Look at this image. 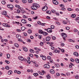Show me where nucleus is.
Wrapping results in <instances>:
<instances>
[{"instance_id": "nucleus-36", "label": "nucleus", "mask_w": 79, "mask_h": 79, "mask_svg": "<svg viewBox=\"0 0 79 79\" xmlns=\"http://www.w3.org/2000/svg\"><path fill=\"white\" fill-rule=\"evenodd\" d=\"M7 23H3V26L5 27H6V26H7Z\"/></svg>"}, {"instance_id": "nucleus-21", "label": "nucleus", "mask_w": 79, "mask_h": 79, "mask_svg": "<svg viewBox=\"0 0 79 79\" xmlns=\"http://www.w3.org/2000/svg\"><path fill=\"white\" fill-rule=\"evenodd\" d=\"M75 61H76L77 63H79V59L77 58L75 59Z\"/></svg>"}, {"instance_id": "nucleus-61", "label": "nucleus", "mask_w": 79, "mask_h": 79, "mask_svg": "<svg viewBox=\"0 0 79 79\" xmlns=\"http://www.w3.org/2000/svg\"><path fill=\"white\" fill-rule=\"evenodd\" d=\"M30 56H31V57H33V54H31L30 55H29Z\"/></svg>"}, {"instance_id": "nucleus-56", "label": "nucleus", "mask_w": 79, "mask_h": 79, "mask_svg": "<svg viewBox=\"0 0 79 79\" xmlns=\"http://www.w3.org/2000/svg\"><path fill=\"white\" fill-rule=\"evenodd\" d=\"M61 10H66V8H61Z\"/></svg>"}, {"instance_id": "nucleus-39", "label": "nucleus", "mask_w": 79, "mask_h": 79, "mask_svg": "<svg viewBox=\"0 0 79 79\" xmlns=\"http://www.w3.org/2000/svg\"><path fill=\"white\" fill-rule=\"evenodd\" d=\"M5 62H6V63H7V64H9V63H10V61L8 60H6Z\"/></svg>"}, {"instance_id": "nucleus-38", "label": "nucleus", "mask_w": 79, "mask_h": 79, "mask_svg": "<svg viewBox=\"0 0 79 79\" xmlns=\"http://www.w3.org/2000/svg\"><path fill=\"white\" fill-rule=\"evenodd\" d=\"M53 19L54 20H55L56 21H58V19L56 18V17H54L53 18Z\"/></svg>"}, {"instance_id": "nucleus-20", "label": "nucleus", "mask_w": 79, "mask_h": 79, "mask_svg": "<svg viewBox=\"0 0 79 79\" xmlns=\"http://www.w3.org/2000/svg\"><path fill=\"white\" fill-rule=\"evenodd\" d=\"M7 14V13H6V11H4L2 13V15H6Z\"/></svg>"}, {"instance_id": "nucleus-12", "label": "nucleus", "mask_w": 79, "mask_h": 79, "mask_svg": "<svg viewBox=\"0 0 79 79\" xmlns=\"http://www.w3.org/2000/svg\"><path fill=\"white\" fill-rule=\"evenodd\" d=\"M46 41H47V42H49V41L50 40V37L49 36L46 37Z\"/></svg>"}, {"instance_id": "nucleus-30", "label": "nucleus", "mask_w": 79, "mask_h": 79, "mask_svg": "<svg viewBox=\"0 0 79 79\" xmlns=\"http://www.w3.org/2000/svg\"><path fill=\"white\" fill-rule=\"evenodd\" d=\"M12 72H11V71H9L8 72V74L9 75H10L11 74H12Z\"/></svg>"}, {"instance_id": "nucleus-58", "label": "nucleus", "mask_w": 79, "mask_h": 79, "mask_svg": "<svg viewBox=\"0 0 79 79\" xmlns=\"http://www.w3.org/2000/svg\"><path fill=\"white\" fill-rule=\"evenodd\" d=\"M17 32H21V30L19 29H17Z\"/></svg>"}, {"instance_id": "nucleus-16", "label": "nucleus", "mask_w": 79, "mask_h": 79, "mask_svg": "<svg viewBox=\"0 0 79 79\" xmlns=\"http://www.w3.org/2000/svg\"><path fill=\"white\" fill-rule=\"evenodd\" d=\"M25 29H27L25 27H21V30H22V31H24L25 30Z\"/></svg>"}, {"instance_id": "nucleus-35", "label": "nucleus", "mask_w": 79, "mask_h": 79, "mask_svg": "<svg viewBox=\"0 0 79 79\" xmlns=\"http://www.w3.org/2000/svg\"><path fill=\"white\" fill-rule=\"evenodd\" d=\"M2 4H3V5H5L6 3V2H5V1H2Z\"/></svg>"}, {"instance_id": "nucleus-42", "label": "nucleus", "mask_w": 79, "mask_h": 79, "mask_svg": "<svg viewBox=\"0 0 79 79\" xmlns=\"http://www.w3.org/2000/svg\"><path fill=\"white\" fill-rule=\"evenodd\" d=\"M17 11L18 12V13H19H19H21V11H20V10H17Z\"/></svg>"}, {"instance_id": "nucleus-27", "label": "nucleus", "mask_w": 79, "mask_h": 79, "mask_svg": "<svg viewBox=\"0 0 79 79\" xmlns=\"http://www.w3.org/2000/svg\"><path fill=\"white\" fill-rule=\"evenodd\" d=\"M63 23L64 24H68V22L65 21H63Z\"/></svg>"}, {"instance_id": "nucleus-13", "label": "nucleus", "mask_w": 79, "mask_h": 79, "mask_svg": "<svg viewBox=\"0 0 79 79\" xmlns=\"http://www.w3.org/2000/svg\"><path fill=\"white\" fill-rule=\"evenodd\" d=\"M20 10V11L22 13H25V11L24 10V9H23V8H21Z\"/></svg>"}, {"instance_id": "nucleus-29", "label": "nucleus", "mask_w": 79, "mask_h": 79, "mask_svg": "<svg viewBox=\"0 0 79 79\" xmlns=\"http://www.w3.org/2000/svg\"><path fill=\"white\" fill-rule=\"evenodd\" d=\"M46 13H48V14H49V15H51V11H50L48 10L46 12Z\"/></svg>"}, {"instance_id": "nucleus-2", "label": "nucleus", "mask_w": 79, "mask_h": 79, "mask_svg": "<svg viewBox=\"0 0 79 79\" xmlns=\"http://www.w3.org/2000/svg\"><path fill=\"white\" fill-rule=\"evenodd\" d=\"M48 9V7L47 6H44L42 8V10L44 11H47Z\"/></svg>"}, {"instance_id": "nucleus-52", "label": "nucleus", "mask_w": 79, "mask_h": 79, "mask_svg": "<svg viewBox=\"0 0 79 79\" xmlns=\"http://www.w3.org/2000/svg\"><path fill=\"white\" fill-rule=\"evenodd\" d=\"M67 10L68 11H72V9L70 8H68L67 9Z\"/></svg>"}, {"instance_id": "nucleus-4", "label": "nucleus", "mask_w": 79, "mask_h": 79, "mask_svg": "<svg viewBox=\"0 0 79 79\" xmlns=\"http://www.w3.org/2000/svg\"><path fill=\"white\" fill-rule=\"evenodd\" d=\"M45 30H47V32H52V29H51V28H48L47 29H46Z\"/></svg>"}, {"instance_id": "nucleus-50", "label": "nucleus", "mask_w": 79, "mask_h": 79, "mask_svg": "<svg viewBox=\"0 0 79 79\" xmlns=\"http://www.w3.org/2000/svg\"><path fill=\"white\" fill-rule=\"evenodd\" d=\"M15 18H21V17L19 16H17L15 17Z\"/></svg>"}, {"instance_id": "nucleus-6", "label": "nucleus", "mask_w": 79, "mask_h": 79, "mask_svg": "<svg viewBox=\"0 0 79 79\" xmlns=\"http://www.w3.org/2000/svg\"><path fill=\"white\" fill-rule=\"evenodd\" d=\"M52 2L53 3L55 4V5H58V2L56 0H53Z\"/></svg>"}, {"instance_id": "nucleus-10", "label": "nucleus", "mask_w": 79, "mask_h": 79, "mask_svg": "<svg viewBox=\"0 0 79 79\" xmlns=\"http://www.w3.org/2000/svg\"><path fill=\"white\" fill-rule=\"evenodd\" d=\"M74 55L76 56H79V54L77 52H75L73 53Z\"/></svg>"}, {"instance_id": "nucleus-33", "label": "nucleus", "mask_w": 79, "mask_h": 79, "mask_svg": "<svg viewBox=\"0 0 79 79\" xmlns=\"http://www.w3.org/2000/svg\"><path fill=\"white\" fill-rule=\"evenodd\" d=\"M40 45V46H43V45H44V43H43V42H41Z\"/></svg>"}, {"instance_id": "nucleus-49", "label": "nucleus", "mask_w": 79, "mask_h": 79, "mask_svg": "<svg viewBox=\"0 0 79 79\" xmlns=\"http://www.w3.org/2000/svg\"><path fill=\"white\" fill-rule=\"evenodd\" d=\"M54 52H55V53H57V52H58V50H57V49H55L54 50Z\"/></svg>"}, {"instance_id": "nucleus-26", "label": "nucleus", "mask_w": 79, "mask_h": 79, "mask_svg": "<svg viewBox=\"0 0 79 79\" xmlns=\"http://www.w3.org/2000/svg\"><path fill=\"white\" fill-rule=\"evenodd\" d=\"M30 51L32 53H34V52H35L34 51V50H33V49L30 50Z\"/></svg>"}, {"instance_id": "nucleus-31", "label": "nucleus", "mask_w": 79, "mask_h": 79, "mask_svg": "<svg viewBox=\"0 0 79 79\" xmlns=\"http://www.w3.org/2000/svg\"><path fill=\"white\" fill-rule=\"evenodd\" d=\"M22 1L23 3H26L27 2V1L26 0H22Z\"/></svg>"}, {"instance_id": "nucleus-32", "label": "nucleus", "mask_w": 79, "mask_h": 79, "mask_svg": "<svg viewBox=\"0 0 79 79\" xmlns=\"http://www.w3.org/2000/svg\"><path fill=\"white\" fill-rule=\"evenodd\" d=\"M33 75L35 76H39V74L37 73H34L33 74Z\"/></svg>"}, {"instance_id": "nucleus-46", "label": "nucleus", "mask_w": 79, "mask_h": 79, "mask_svg": "<svg viewBox=\"0 0 79 79\" xmlns=\"http://www.w3.org/2000/svg\"><path fill=\"white\" fill-rule=\"evenodd\" d=\"M56 24H58V25H60V23L59 22H56Z\"/></svg>"}, {"instance_id": "nucleus-8", "label": "nucleus", "mask_w": 79, "mask_h": 79, "mask_svg": "<svg viewBox=\"0 0 79 79\" xmlns=\"http://www.w3.org/2000/svg\"><path fill=\"white\" fill-rule=\"evenodd\" d=\"M62 36L63 37V38H66L67 37V35L66 34V33H62Z\"/></svg>"}, {"instance_id": "nucleus-7", "label": "nucleus", "mask_w": 79, "mask_h": 79, "mask_svg": "<svg viewBox=\"0 0 79 79\" xmlns=\"http://www.w3.org/2000/svg\"><path fill=\"white\" fill-rule=\"evenodd\" d=\"M7 6L9 8H13V5H7Z\"/></svg>"}, {"instance_id": "nucleus-44", "label": "nucleus", "mask_w": 79, "mask_h": 79, "mask_svg": "<svg viewBox=\"0 0 79 79\" xmlns=\"http://www.w3.org/2000/svg\"><path fill=\"white\" fill-rule=\"evenodd\" d=\"M76 79H78L79 78V76L78 75H76L75 77Z\"/></svg>"}, {"instance_id": "nucleus-60", "label": "nucleus", "mask_w": 79, "mask_h": 79, "mask_svg": "<svg viewBox=\"0 0 79 79\" xmlns=\"http://www.w3.org/2000/svg\"><path fill=\"white\" fill-rule=\"evenodd\" d=\"M50 63H52L53 61V60L52 59H51L50 60Z\"/></svg>"}, {"instance_id": "nucleus-57", "label": "nucleus", "mask_w": 79, "mask_h": 79, "mask_svg": "<svg viewBox=\"0 0 79 79\" xmlns=\"http://www.w3.org/2000/svg\"><path fill=\"white\" fill-rule=\"evenodd\" d=\"M17 74H21V72H20V71H18L17 72Z\"/></svg>"}, {"instance_id": "nucleus-15", "label": "nucleus", "mask_w": 79, "mask_h": 79, "mask_svg": "<svg viewBox=\"0 0 79 79\" xmlns=\"http://www.w3.org/2000/svg\"><path fill=\"white\" fill-rule=\"evenodd\" d=\"M23 50L25 52H27V48L25 47H23Z\"/></svg>"}, {"instance_id": "nucleus-53", "label": "nucleus", "mask_w": 79, "mask_h": 79, "mask_svg": "<svg viewBox=\"0 0 79 79\" xmlns=\"http://www.w3.org/2000/svg\"><path fill=\"white\" fill-rule=\"evenodd\" d=\"M51 12L52 13H55V11L53 10H51Z\"/></svg>"}, {"instance_id": "nucleus-47", "label": "nucleus", "mask_w": 79, "mask_h": 79, "mask_svg": "<svg viewBox=\"0 0 79 79\" xmlns=\"http://www.w3.org/2000/svg\"><path fill=\"white\" fill-rule=\"evenodd\" d=\"M28 2H29V3H32V0H28Z\"/></svg>"}, {"instance_id": "nucleus-43", "label": "nucleus", "mask_w": 79, "mask_h": 79, "mask_svg": "<svg viewBox=\"0 0 79 79\" xmlns=\"http://www.w3.org/2000/svg\"><path fill=\"white\" fill-rule=\"evenodd\" d=\"M66 30H69V29H70V28H69V27H66Z\"/></svg>"}, {"instance_id": "nucleus-19", "label": "nucleus", "mask_w": 79, "mask_h": 79, "mask_svg": "<svg viewBox=\"0 0 79 79\" xmlns=\"http://www.w3.org/2000/svg\"><path fill=\"white\" fill-rule=\"evenodd\" d=\"M15 7L16 8H18V9H19V10H20V9L21 8V7L17 5H15Z\"/></svg>"}, {"instance_id": "nucleus-14", "label": "nucleus", "mask_w": 79, "mask_h": 79, "mask_svg": "<svg viewBox=\"0 0 79 79\" xmlns=\"http://www.w3.org/2000/svg\"><path fill=\"white\" fill-rule=\"evenodd\" d=\"M44 31L42 30H40L39 31V33H40V34H44Z\"/></svg>"}, {"instance_id": "nucleus-25", "label": "nucleus", "mask_w": 79, "mask_h": 79, "mask_svg": "<svg viewBox=\"0 0 79 79\" xmlns=\"http://www.w3.org/2000/svg\"><path fill=\"white\" fill-rule=\"evenodd\" d=\"M46 77H47V78L48 79H50L51 78V77H50V76L49 75H48L46 76Z\"/></svg>"}, {"instance_id": "nucleus-37", "label": "nucleus", "mask_w": 79, "mask_h": 79, "mask_svg": "<svg viewBox=\"0 0 79 79\" xmlns=\"http://www.w3.org/2000/svg\"><path fill=\"white\" fill-rule=\"evenodd\" d=\"M7 58H10V55L9 54H8L7 55Z\"/></svg>"}, {"instance_id": "nucleus-18", "label": "nucleus", "mask_w": 79, "mask_h": 79, "mask_svg": "<svg viewBox=\"0 0 79 79\" xmlns=\"http://www.w3.org/2000/svg\"><path fill=\"white\" fill-rule=\"evenodd\" d=\"M14 46L16 47H17V48H18L19 47V45L17 43H15L14 44Z\"/></svg>"}, {"instance_id": "nucleus-17", "label": "nucleus", "mask_w": 79, "mask_h": 79, "mask_svg": "<svg viewBox=\"0 0 79 79\" xmlns=\"http://www.w3.org/2000/svg\"><path fill=\"white\" fill-rule=\"evenodd\" d=\"M50 73H51V74H54V73H55V71H54L53 69H52L50 70Z\"/></svg>"}, {"instance_id": "nucleus-5", "label": "nucleus", "mask_w": 79, "mask_h": 79, "mask_svg": "<svg viewBox=\"0 0 79 79\" xmlns=\"http://www.w3.org/2000/svg\"><path fill=\"white\" fill-rule=\"evenodd\" d=\"M22 23H23V24H26L27 22L26 21L25 19H22L21 20Z\"/></svg>"}, {"instance_id": "nucleus-48", "label": "nucleus", "mask_w": 79, "mask_h": 79, "mask_svg": "<svg viewBox=\"0 0 79 79\" xmlns=\"http://www.w3.org/2000/svg\"><path fill=\"white\" fill-rule=\"evenodd\" d=\"M39 38L40 39H42V35H39Z\"/></svg>"}, {"instance_id": "nucleus-59", "label": "nucleus", "mask_w": 79, "mask_h": 79, "mask_svg": "<svg viewBox=\"0 0 79 79\" xmlns=\"http://www.w3.org/2000/svg\"><path fill=\"white\" fill-rule=\"evenodd\" d=\"M0 30H1L2 31H4V29L2 28V27H0Z\"/></svg>"}, {"instance_id": "nucleus-64", "label": "nucleus", "mask_w": 79, "mask_h": 79, "mask_svg": "<svg viewBox=\"0 0 79 79\" xmlns=\"http://www.w3.org/2000/svg\"><path fill=\"white\" fill-rule=\"evenodd\" d=\"M75 47L76 48L78 49L79 48V46L78 45H77L75 46Z\"/></svg>"}, {"instance_id": "nucleus-41", "label": "nucleus", "mask_w": 79, "mask_h": 79, "mask_svg": "<svg viewBox=\"0 0 79 79\" xmlns=\"http://www.w3.org/2000/svg\"><path fill=\"white\" fill-rule=\"evenodd\" d=\"M51 27L52 29H55V26H54V25H52L51 26Z\"/></svg>"}, {"instance_id": "nucleus-1", "label": "nucleus", "mask_w": 79, "mask_h": 79, "mask_svg": "<svg viewBox=\"0 0 79 79\" xmlns=\"http://www.w3.org/2000/svg\"><path fill=\"white\" fill-rule=\"evenodd\" d=\"M40 6L39 4L35 3L33 4V5L31 6V10H36L37 9V8H39Z\"/></svg>"}, {"instance_id": "nucleus-9", "label": "nucleus", "mask_w": 79, "mask_h": 79, "mask_svg": "<svg viewBox=\"0 0 79 79\" xmlns=\"http://www.w3.org/2000/svg\"><path fill=\"white\" fill-rule=\"evenodd\" d=\"M16 37L17 39H21V35L18 34L16 35Z\"/></svg>"}, {"instance_id": "nucleus-24", "label": "nucleus", "mask_w": 79, "mask_h": 79, "mask_svg": "<svg viewBox=\"0 0 79 79\" xmlns=\"http://www.w3.org/2000/svg\"><path fill=\"white\" fill-rule=\"evenodd\" d=\"M55 66L56 68H59L60 67V65L58 64H56L55 65Z\"/></svg>"}, {"instance_id": "nucleus-55", "label": "nucleus", "mask_w": 79, "mask_h": 79, "mask_svg": "<svg viewBox=\"0 0 79 79\" xmlns=\"http://www.w3.org/2000/svg\"><path fill=\"white\" fill-rule=\"evenodd\" d=\"M52 39L53 40H55L56 39V37L55 36H53L52 37Z\"/></svg>"}, {"instance_id": "nucleus-40", "label": "nucleus", "mask_w": 79, "mask_h": 79, "mask_svg": "<svg viewBox=\"0 0 79 79\" xmlns=\"http://www.w3.org/2000/svg\"><path fill=\"white\" fill-rule=\"evenodd\" d=\"M26 26H28V27H31V25L30 24H27Z\"/></svg>"}, {"instance_id": "nucleus-3", "label": "nucleus", "mask_w": 79, "mask_h": 79, "mask_svg": "<svg viewBox=\"0 0 79 79\" xmlns=\"http://www.w3.org/2000/svg\"><path fill=\"white\" fill-rule=\"evenodd\" d=\"M44 67L45 68H50V65L48 64H46L44 65Z\"/></svg>"}, {"instance_id": "nucleus-11", "label": "nucleus", "mask_w": 79, "mask_h": 79, "mask_svg": "<svg viewBox=\"0 0 79 79\" xmlns=\"http://www.w3.org/2000/svg\"><path fill=\"white\" fill-rule=\"evenodd\" d=\"M18 59L19 60H21V61H23V60H24V58L21 56H19L18 57Z\"/></svg>"}, {"instance_id": "nucleus-34", "label": "nucleus", "mask_w": 79, "mask_h": 79, "mask_svg": "<svg viewBox=\"0 0 79 79\" xmlns=\"http://www.w3.org/2000/svg\"><path fill=\"white\" fill-rule=\"evenodd\" d=\"M71 17H72V18H75V17H76V15L72 14L71 16Z\"/></svg>"}, {"instance_id": "nucleus-62", "label": "nucleus", "mask_w": 79, "mask_h": 79, "mask_svg": "<svg viewBox=\"0 0 79 79\" xmlns=\"http://www.w3.org/2000/svg\"><path fill=\"white\" fill-rule=\"evenodd\" d=\"M30 38H31V39H34V36H31Z\"/></svg>"}, {"instance_id": "nucleus-45", "label": "nucleus", "mask_w": 79, "mask_h": 79, "mask_svg": "<svg viewBox=\"0 0 79 79\" xmlns=\"http://www.w3.org/2000/svg\"><path fill=\"white\" fill-rule=\"evenodd\" d=\"M70 61L72 62H74V60L73 59L71 58L70 59Z\"/></svg>"}, {"instance_id": "nucleus-63", "label": "nucleus", "mask_w": 79, "mask_h": 79, "mask_svg": "<svg viewBox=\"0 0 79 79\" xmlns=\"http://www.w3.org/2000/svg\"><path fill=\"white\" fill-rule=\"evenodd\" d=\"M48 59V60H50V59H51V57L50 56H48L47 57Z\"/></svg>"}, {"instance_id": "nucleus-54", "label": "nucleus", "mask_w": 79, "mask_h": 79, "mask_svg": "<svg viewBox=\"0 0 79 79\" xmlns=\"http://www.w3.org/2000/svg\"><path fill=\"white\" fill-rule=\"evenodd\" d=\"M9 67L8 66H6V69L8 70L9 69Z\"/></svg>"}, {"instance_id": "nucleus-23", "label": "nucleus", "mask_w": 79, "mask_h": 79, "mask_svg": "<svg viewBox=\"0 0 79 79\" xmlns=\"http://www.w3.org/2000/svg\"><path fill=\"white\" fill-rule=\"evenodd\" d=\"M28 34H31L32 33V30L31 29H29L28 31Z\"/></svg>"}, {"instance_id": "nucleus-22", "label": "nucleus", "mask_w": 79, "mask_h": 79, "mask_svg": "<svg viewBox=\"0 0 79 79\" xmlns=\"http://www.w3.org/2000/svg\"><path fill=\"white\" fill-rule=\"evenodd\" d=\"M43 34V35L45 36L47 35H48V33L44 31V33Z\"/></svg>"}, {"instance_id": "nucleus-28", "label": "nucleus", "mask_w": 79, "mask_h": 79, "mask_svg": "<svg viewBox=\"0 0 79 79\" xmlns=\"http://www.w3.org/2000/svg\"><path fill=\"white\" fill-rule=\"evenodd\" d=\"M42 59L43 60H46V57L45 56H43Z\"/></svg>"}, {"instance_id": "nucleus-51", "label": "nucleus", "mask_w": 79, "mask_h": 79, "mask_svg": "<svg viewBox=\"0 0 79 79\" xmlns=\"http://www.w3.org/2000/svg\"><path fill=\"white\" fill-rule=\"evenodd\" d=\"M34 56H36V58H39V56H38L37 55L34 54Z\"/></svg>"}]
</instances>
